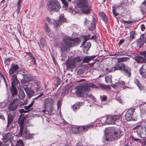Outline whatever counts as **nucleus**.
I'll use <instances>...</instances> for the list:
<instances>
[{
    "label": "nucleus",
    "mask_w": 146,
    "mask_h": 146,
    "mask_svg": "<svg viewBox=\"0 0 146 146\" xmlns=\"http://www.w3.org/2000/svg\"><path fill=\"white\" fill-rule=\"evenodd\" d=\"M63 42L66 45L62 46L61 49L63 51H65L67 49V46L70 47H73L78 45L80 41L79 38H72L69 36H65L63 38Z\"/></svg>",
    "instance_id": "f257e3e1"
},
{
    "label": "nucleus",
    "mask_w": 146,
    "mask_h": 146,
    "mask_svg": "<svg viewBox=\"0 0 146 146\" xmlns=\"http://www.w3.org/2000/svg\"><path fill=\"white\" fill-rule=\"evenodd\" d=\"M26 110L23 109H22L19 110V112L21 114L19 115V118L18 119V123L19 125L20 126V133L19 136L21 135L23 130L26 131V127H27L29 126V119L25 117H23L21 119L23 113H27Z\"/></svg>",
    "instance_id": "f03ea898"
},
{
    "label": "nucleus",
    "mask_w": 146,
    "mask_h": 146,
    "mask_svg": "<svg viewBox=\"0 0 146 146\" xmlns=\"http://www.w3.org/2000/svg\"><path fill=\"white\" fill-rule=\"evenodd\" d=\"M108 130L109 132L107 135L108 138L106 139L107 141L117 140L123 135V131L119 128L111 127Z\"/></svg>",
    "instance_id": "7ed1b4c3"
},
{
    "label": "nucleus",
    "mask_w": 146,
    "mask_h": 146,
    "mask_svg": "<svg viewBox=\"0 0 146 146\" xmlns=\"http://www.w3.org/2000/svg\"><path fill=\"white\" fill-rule=\"evenodd\" d=\"M94 84L87 83L77 87L76 93V94L80 97H82L84 94H86V92L90 91V88H94Z\"/></svg>",
    "instance_id": "20e7f679"
},
{
    "label": "nucleus",
    "mask_w": 146,
    "mask_h": 146,
    "mask_svg": "<svg viewBox=\"0 0 146 146\" xmlns=\"http://www.w3.org/2000/svg\"><path fill=\"white\" fill-rule=\"evenodd\" d=\"M48 7L52 11H58L60 8V5L57 0H51L48 4Z\"/></svg>",
    "instance_id": "39448f33"
},
{
    "label": "nucleus",
    "mask_w": 146,
    "mask_h": 146,
    "mask_svg": "<svg viewBox=\"0 0 146 146\" xmlns=\"http://www.w3.org/2000/svg\"><path fill=\"white\" fill-rule=\"evenodd\" d=\"M78 7L81 9V11L83 13L88 14L89 13L91 8L88 6L86 1L85 0H81L78 3Z\"/></svg>",
    "instance_id": "423d86ee"
},
{
    "label": "nucleus",
    "mask_w": 146,
    "mask_h": 146,
    "mask_svg": "<svg viewBox=\"0 0 146 146\" xmlns=\"http://www.w3.org/2000/svg\"><path fill=\"white\" fill-rule=\"evenodd\" d=\"M137 132L139 136L141 138H144L146 137V125H143L136 126Z\"/></svg>",
    "instance_id": "0eeeda50"
},
{
    "label": "nucleus",
    "mask_w": 146,
    "mask_h": 146,
    "mask_svg": "<svg viewBox=\"0 0 146 146\" xmlns=\"http://www.w3.org/2000/svg\"><path fill=\"white\" fill-rule=\"evenodd\" d=\"M123 3L121 4L120 5H114V7H113V15L116 17L119 14V13H123Z\"/></svg>",
    "instance_id": "6e6552de"
},
{
    "label": "nucleus",
    "mask_w": 146,
    "mask_h": 146,
    "mask_svg": "<svg viewBox=\"0 0 146 146\" xmlns=\"http://www.w3.org/2000/svg\"><path fill=\"white\" fill-rule=\"evenodd\" d=\"M19 104V100L16 98L14 99L9 105L8 107L9 111L15 110L16 109Z\"/></svg>",
    "instance_id": "1a4fd4ad"
},
{
    "label": "nucleus",
    "mask_w": 146,
    "mask_h": 146,
    "mask_svg": "<svg viewBox=\"0 0 146 146\" xmlns=\"http://www.w3.org/2000/svg\"><path fill=\"white\" fill-rule=\"evenodd\" d=\"M142 56H136L135 58V60L138 63L145 62L146 63V51L142 52H140Z\"/></svg>",
    "instance_id": "9d476101"
},
{
    "label": "nucleus",
    "mask_w": 146,
    "mask_h": 146,
    "mask_svg": "<svg viewBox=\"0 0 146 146\" xmlns=\"http://www.w3.org/2000/svg\"><path fill=\"white\" fill-rule=\"evenodd\" d=\"M19 68L18 65L12 64L11 65V68L9 70L10 75H16L18 73L17 71L19 70Z\"/></svg>",
    "instance_id": "9b49d317"
},
{
    "label": "nucleus",
    "mask_w": 146,
    "mask_h": 146,
    "mask_svg": "<svg viewBox=\"0 0 146 146\" xmlns=\"http://www.w3.org/2000/svg\"><path fill=\"white\" fill-rule=\"evenodd\" d=\"M125 67V64L123 63H121L116 64L109 70L110 72L114 71L115 70H122L123 68Z\"/></svg>",
    "instance_id": "f8f14e48"
},
{
    "label": "nucleus",
    "mask_w": 146,
    "mask_h": 146,
    "mask_svg": "<svg viewBox=\"0 0 146 146\" xmlns=\"http://www.w3.org/2000/svg\"><path fill=\"white\" fill-rule=\"evenodd\" d=\"M23 88L29 98H31L35 95V92L31 88L27 86H24Z\"/></svg>",
    "instance_id": "ddd939ff"
},
{
    "label": "nucleus",
    "mask_w": 146,
    "mask_h": 146,
    "mask_svg": "<svg viewBox=\"0 0 146 146\" xmlns=\"http://www.w3.org/2000/svg\"><path fill=\"white\" fill-rule=\"evenodd\" d=\"M45 108L53 106L54 100L52 98H48L45 99L44 100Z\"/></svg>",
    "instance_id": "4468645a"
},
{
    "label": "nucleus",
    "mask_w": 146,
    "mask_h": 146,
    "mask_svg": "<svg viewBox=\"0 0 146 146\" xmlns=\"http://www.w3.org/2000/svg\"><path fill=\"white\" fill-rule=\"evenodd\" d=\"M32 87L33 88V90L35 92H37L39 90L41 87V83L37 80L35 81L33 83Z\"/></svg>",
    "instance_id": "2eb2a0df"
},
{
    "label": "nucleus",
    "mask_w": 146,
    "mask_h": 146,
    "mask_svg": "<svg viewBox=\"0 0 146 146\" xmlns=\"http://www.w3.org/2000/svg\"><path fill=\"white\" fill-rule=\"evenodd\" d=\"M26 129H27V127H26ZM27 130H26V131L25 130H23L22 134H21V135L20 137H21L23 133L24 134L25 133V138L26 139H31L33 137V135H34V134H31L30 133H27ZM20 133H20L17 135V136L20 137L19 135ZM16 136H17V135H16Z\"/></svg>",
    "instance_id": "dca6fc26"
},
{
    "label": "nucleus",
    "mask_w": 146,
    "mask_h": 146,
    "mask_svg": "<svg viewBox=\"0 0 146 146\" xmlns=\"http://www.w3.org/2000/svg\"><path fill=\"white\" fill-rule=\"evenodd\" d=\"M122 71L124 72L126 76L129 77L131 76V69L128 66H126L125 65V67L123 68Z\"/></svg>",
    "instance_id": "f3484780"
},
{
    "label": "nucleus",
    "mask_w": 146,
    "mask_h": 146,
    "mask_svg": "<svg viewBox=\"0 0 146 146\" xmlns=\"http://www.w3.org/2000/svg\"><path fill=\"white\" fill-rule=\"evenodd\" d=\"M82 46H83V51L84 53H86L87 51L89 50L91 46V43L90 42H87L86 43H84V44Z\"/></svg>",
    "instance_id": "a211bd4d"
},
{
    "label": "nucleus",
    "mask_w": 146,
    "mask_h": 146,
    "mask_svg": "<svg viewBox=\"0 0 146 146\" xmlns=\"http://www.w3.org/2000/svg\"><path fill=\"white\" fill-rule=\"evenodd\" d=\"M144 38V36L143 35H141L139 39H138L137 41V45L139 47L141 48L143 46L144 44V40L143 39Z\"/></svg>",
    "instance_id": "6ab92c4d"
},
{
    "label": "nucleus",
    "mask_w": 146,
    "mask_h": 146,
    "mask_svg": "<svg viewBox=\"0 0 146 146\" xmlns=\"http://www.w3.org/2000/svg\"><path fill=\"white\" fill-rule=\"evenodd\" d=\"M12 80V86H15L17 85L19 81L16 75H10Z\"/></svg>",
    "instance_id": "aec40b11"
},
{
    "label": "nucleus",
    "mask_w": 146,
    "mask_h": 146,
    "mask_svg": "<svg viewBox=\"0 0 146 146\" xmlns=\"http://www.w3.org/2000/svg\"><path fill=\"white\" fill-rule=\"evenodd\" d=\"M94 125L92 124H88L83 126H80V131L81 132L84 131H87L89 129L92 128Z\"/></svg>",
    "instance_id": "412c9836"
},
{
    "label": "nucleus",
    "mask_w": 146,
    "mask_h": 146,
    "mask_svg": "<svg viewBox=\"0 0 146 146\" xmlns=\"http://www.w3.org/2000/svg\"><path fill=\"white\" fill-rule=\"evenodd\" d=\"M13 135L12 133L9 132L4 134L3 136V139L7 140L10 141L13 137Z\"/></svg>",
    "instance_id": "4be33fe9"
},
{
    "label": "nucleus",
    "mask_w": 146,
    "mask_h": 146,
    "mask_svg": "<svg viewBox=\"0 0 146 146\" xmlns=\"http://www.w3.org/2000/svg\"><path fill=\"white\" fill-rule=\"evenodd\" d=\"M95 56H86L84 57V59L82 62L83 63H88L93 58H95Z\"/></svg>",
    "instance_id": "5701e85b"
},
{
    "label": "nucleus",
    "mask_w": 146,
    "mask_h": 146,
    "mask_svg": "<svg viewBox=\"0 0 146 146\" xmlns=\"http://www.w3.org/2000/svg\"><path fill=\"white\" fill-rule=\"evenodd\" d=\"M96 23V20L94 19H93L92 23H91V25L89 27V29L91 31L94 30L95 29Z\"/></svg>",
    "instance_id": "b1692460"
},
{
    "label": "nucleus",
    "mask_w": 146,
    "mask_h": 146,
    "mask_svg": "<svg viewBox=\"0 0 146 146\" xmlns=\"http://www.w3.org/2000/svg\"><path fill=\"white\" fill-rule=\"evenodd\" d=\"M139 72L143 78H146V68H144V66H142L140 69Z\"/></svg>",
    "instance_id": "393cba45"
},
{
    "label": "nucleus",
    "mask_w": 146,
    "mask_h": 146,
    "mask_svg": "<svg viewBox=\"0 0 146 146\" xmlns=\"http://www.w3.org/2000/svg\"><path fill=\"white\" fill-rule=\"evenodd\" d=\"M13 116L11 114H9L8 115L7 126H9L13 121Z\"/></svg>",
    "instance_id": "a878e982"
},
{
    "label": "nucleus",
    "mask_w": 146,
    "mask_h": 146,
    "mask_svg": "<svg viewBox=\"0 0 146 146\" xmlns=\"http://www.w3.org/2000/svg\"><path fill=\"white\" fill-rule=\"evenodd\" d=\"M106 121L108 124H114V120H113L112 116L108 117L106 119Z\"/></svg>",
    "instance_id": "bb28decb"
},
{
    "label": "nucleus",
    "mask_w": 146,
    "mask_h": 146,
    "mask_svg": "<svg viewBox=\"0 0 146 146\" xmlns=\"http://www.w3.org/2000/svg\"><path fill=\"white\" fill-rule=\"evenodd\" d=\"M67 66L70 68H74L75 67L76 63L72 59V61H69L67 63Z\"/></svg>",
    "instance_id": "cd10ccee"
},
{
    "label": "nucleus",
    "mask_w": 146,
    "mask_h": 146,
    "mask_svg": "<svg viewBox=\"0 0 146 146\" xmlns=\"http://www.w3.org/2000/svg\"><path fill=\"white\" fill-rule=\"evenodd\" d=\"M11 92L13 97H15V95L17 93V90L15 86H11Z\"/></svg>",
    "instance_id": "c85d7f7f"
},
{
    "label": "nucleus",
    "mask_w": 146,
    "mask_h": 146,
    "mask_svg": "<svg viewBox=\"0 0 146 146\" xmlns=\"http://www.w3.org/2000/svg\"><path fill=\"white\" fill-rule=\"evenodd\" d=\"M100 16L101 17L104 22L107 21L108 19L106 15L103 12H100L99 13Z\"/></svg>",
    "instance_id": "c756f323"
},
{
    "label": "nucleus",
    "mask_w": 146,
    "mask_h": 146,
    "mask_svg": "<svg viewBox=\"0 0 146 146\" xmlns=\"http://www.w3.org/2000/svg\"><path fill=\"white\" fill-rule=\"evenodd\" d=\"M129 59V58L127 57H122L117 59V61L118 63L121 62H125Z\"/></svg>",
    "instance_id": "7c9ffc66"
},
{
    "label": "nucleus",
    "mask_w": 146,
    "mask_h": 146,
    "mask_svg": "<svg viewBox=\"0 0 146 146\" xmlns=\"http://www.w3.org/2000/svg\"><path fill=\"white\" fill-rule=\"evenodd\" d=\"M82 104L81 102H78L74 104L72 107V109L74 111H76L77 109L79 108L80 106Z\"/></svg>",
    "instance_id": "2f4dec72"
},
{
    "label": "nucleus",
    "mask_w": 146,
    "mask_h": 146,
    "mask_svg": "<svg viewBox=\"0 0 146 146\" xmlns=\"http://www.w3.org/2000/svg\"><path fill=\"white\" fill-rule=\"evenodd\" d=\"M34 104V101H32L31 103V104L28 106H25V109L27 110L26 111H27V112H29L30 111V110L32 109V107Z\"/></svg>",
    "instance_id": "473e14b6"
},
{
    "label": "nucleus",
    "mask_w": 146,
    "mask_h": 146,
    "mask_svg": "<svg viewBox=\"0 0 146 146\" xmlns=\"http://www.w3.org/2000/svg\"><path fill=\"white\" fill-rule=\"evenodd\" d=\"M80 126H78L76 127H74L72 128V132L75 133H78L81 132L80 131Z\"/></svg>",
    "instance_id": "72a5a7b5"
},
{
    "label": "nucleus",
    "mask_w": 146,
    "mask_h": 146,
    "mask_svg": "<svg viewBox=\"0 0 146 146\" xmlns=\"http://www.w3.org/2000/svg\"><path fill=\"white\" fill-rule=\"evenodd\" d=\"M53 106L45 108V109H46L47 112L45 113L46 114L51 115L52 114Z\"/></svg>",
    "instance_id": "f704fd0d"
},
{
    "label": "nucleus",
    "mask_w": 146,
    "mask_h": 146,
    "mask_svg": "<svg viewBox=\"0 0 146 146\" xmlns=\"http://www.w3.org/2000/svg\"><path fill=\"white\" fill-rule=\"evenodd\" d=\"M112 76L110 75L106 76L105 79L106 82L107 83H112Z\"/></svg>",
    "instance_id": "c9c22d12"
},
{
    "label": "nucleus",
    "mask_w": 146,
    "mask_h": 146,
    "mask_svg": "<svg viewBox=\"0 0 146 146\" xmlns=\"http://www.w3.org/2000/svg\"><path fill=\"white\" fill-rule=\"evenodd\" d=\"M22 0H19L17 3V13L19 14L20 12V7L22 3Z\"/></svg>",
    "instance_id": "e433bc0d"
},
{
    "label": "nucleus",
    "mask_w": 146,
    "mask_h": 146,
    "mask_svg": "<svg viewBox=\"0 0 146 146\" xmlns=\"http://www.w3.org/2000/svg\"><path fill=\"white\" fill-rule=\"evenodd\" d=\"M44 28L46 34L48 35H50L51 33V31L50 29L48 28V25L46 24H45Z\"/></svg>",
    "instance_id": "4c0bfd02"
},
{
    "label": "nucleus",
    "mask_w": 146,
    "mask_h": 146,
    "mask_svg": "<svg viewBox=\"0 0 146 146\" xmlns=\"http://www.w3.org/2000/svg\"><path fill=\"white\" fill-rule=\"evenodd\" d=\"M73 59L75 63H76V62L78 63L80 62L82 60V57L78 56L74 58Z\"/></svg>",
    "instance_id": "58836bf2"
},
{
    "label": "nucleus",
    "mask_w": 146,
    "mask_h": 146,
    "mask_svg": "<svg viewBox=\"0 0 146 146\" xmlns=\"http://www.w3.org/2000/svg\"><path fill=\"white\" fill-rule=\"evenodd\" d=\"M125 118L127 121H129L133 120L132 115L127 113L125 115Z\"/></svg>",
    "instance_id": "ea45409f"
},
{
    "label": "nucleus",
    "mask_w": 146,
    "mask_h": 146,
    "mask_svg": "<svg viewBox=\"0 0 146 146\" xmlns=\"http://www.w3.org/2000/svg\"><path fill=\"white\" fill-rule=\"evenodd\" d=\"M23 141L21 139L17 141L15 146H24Z\"/></svg>",
    "instance_id": "a19ab883"
},
{
    "label": "nucleus",
    "mask_w": 146,
    "mask_h": 146,
    "mask_svg": "<svg viewBox=\"0 0 146 146\" xmlns=\"http://www.w3.org/2000/svg\"><path fill=\"white\" fill-rule=\"evenodd\" d=\"M84 38V41L82 43V45L84 44V43H86V41L89 39H90V35H88L86 36H83Z\"/></svg>",
    "instance_id": "79ce46f5"
},
{
    "label": "nucleus",
    "mask_w": 146,
    "mask_h": 146,
    "mask_svg": "<svg viewBox=\"0 0 146 146\" xmlns=\"http://www.w3.org/2000/svg\"><path fill=\"white\" fill-rule=\"evenodd\" d=\"M135 109L131 108L129 109L126 112V113L132 115H133L134 112L135 111Z\"/></svg>",
    "instance_id": "37998d69"
},
{
    "label": "nucleus",
    "mask_w": 146,
    "mask_h": 146,
    "mask_svg": "<svg viewBox=\"0 0 146 146\" xmlns=\"http://www.w3.org/2000/svg\"><path fill=\"white\" fill-rule=\"evenodd\" d=\"M134 83L139 87V89L141 90V89L140 88V85H141V84L139 81L137 79L135 78L134 80Z\"/></svg>",
    "instance_id": "c03bdc74"
},
{
    "label": "nucleus",
    "mask_w": 146,
    "mask_h": 146,
    "mask_svg": "<svg viewBox=\"0 0 146 146\" xmlns=\"http://www.w3.org/2000/svg\"><path fill=\"white\" fill-rule=\"evenodd\" d=\"M145 6L146 7V0H145V1L143 2L141 5V11L142 12V13L143 14L144 13V12L143 11L144 9H143V6Z\"/></svg>",
    "instance_id": "a18cd8bd"
},
{
    "label": "nucleus",
    "mask_w": 146,
    "mask_h": 146,
    "mask_svg": "<svg viewBox=\"0 0 146 146\" xmlns=\"http://www.w3.org/2000/svg\"><path fill=\"white\" fill-rule=\"evenodd\" d=\"M86 97H88L92 99L94 102H95L96 98L92 94H86Z\"/></svg>",
    "instance_id": "49530a36"
},
{
    "label": "nucleus",
    "mask_w": 146,
    "mask_h": 146,
    "mask_svg": "<svg viewBox=\"0 0 146 146\" xmlns=\"http://www.w3.org/2000/svg\"><path fill=\"white\" fill-rule=\"evenodd\" d=\"M113 119L114 120V123H115V121L118 119L120 117V115H116L112 116Z\"/></svg>",
    "instance_id": "de8ad7c7"
},
{
    "label": "nucleus",
    "mask_w": 146,
    "mask_h": 146,
    "mask_svg": "<svg viewBox=\"0 0 146 146\" xmlns=\"http://www.w3.org/2000/svg\"><path fill=\"white\" fill-rule=\"evenodd\" d=\"M62 23L61 22H60V21L58 20V21H55L53 23V24L56 27L58 26L59 25H61Z\"/></svg>",
    "instance_id": "09e8293b"
},
{
    "label": "nucleus",
    "mask_w": 146,
    "mask_h": 146,
    "mask_svg": "<svg viewBox=\"0 0 146 146\" xmlns=\"http://www.w3.org/2000/svg\"><path fill=\"white\" fill-rule=\"evenodd\" d=\"M84 72V70L83 69H80L78 71L77 74L78 75H82Z\"/></svg>",
    "instance_id": "8fccbe9b"
},
{
    "label": "nucleus",
    "mask_w": 146,
    "mask_h": 146,
    "mask_svg": "<svg viewBox=\"0 0 146 146\" xmlns=\"http://www.w3.org/2000/svg\"><path fill=\"white\" fill-rule=\"evenodd\" d=\"M100 99L102 101H105L106 100V96L105 95L100 96Z\"/></svg>",
    "instance_id": "3c124183"
},
{
    "label": "nucleus",
    "mask_w": 146,
    "mask_h": 146,
    "mask_svg": "<svg viewBox=\"0 0 146 146\" xmlns=\"http://www.w3.org/2000/svg\"><path fill=\"white\" fill-rule=\"evenodd\" d=\"M134 32H132L130 35V39L131 40L134 39L135 38Z\"/></svg>",
    "instance_id": "603ef678"
},
{
    "label": "nucleus",
    "mask_w": 146,
    "mask_h": 146,
    "mask_svg": "<svg viewBox=\"0 0 146 146\" xmlns=\"http://www.w3.org/2000/svg\"><path fill=\"white\" fill-rule=\"evenodd\" d=\"M70 11L71 13H72L73 15H75L76 14H77L78 13V12L76 11L75 10H74L72 8H70Z\"/></svg>",
    "instance_id": "864d4df0"
},
{
    "label": "nucleus",
    "mask_w": 146,
    "mask_h": 146,
    "mask_svg": "<svg viewBox=\"0 0 146 146\" xmlns=\"http://www.w3.org/2000/svg\"><path fill=\"white\" fill-rule=\"evenodd\" d=\"M44 40L42 39L40 40V45L42 46L43 48H44L45 46V43Z\"/></svg>",
    "instance_id": "5fc2aeb1"
},
{
    "label": "nucleus",
    "mask_w": 146,
    "mask_h": 146,
    "mask_svg": "<svg viewBox=\"0 0 146 146\" xmlns=\"http://www.w3.org/2000/svg\"><path fill=\"white\" fill-rule=\"evenodd\" d=\"M59 20L60 22H61L62 23V22H64L65 21V19L64 18V17H63L62 16L61 17H60Z\"/></svg>",
    "instance_id": "6e6d98bb"
},
{
    "label": "nucleus",
    "mask_w": 146,
    "mask_h": 146,
    "mask_svg": "<svg viewBox=\"0 0 146 146\" xmlns=\"http://www.w3.org/2000/svg\"><path fill=\"white\" fill-rule=\"evenodd\" d=\"M62 3L66 6H68V4L65 0H61Z\"/></svg>",
    "instance_id": "4d7b16f0"
},
{
    "label": "nucleus",
    "mask_w": 146,
    "mask_h": 146,
    "mask_svg": "<svg viewBox=\"0 0 146 146\" xmlns=\"http://www.w3.org/2000/svg\"><path fill=\"white\" fill-rule=\"evenodd\" d=\"M27 102L26 101H23V102L21 101L20 102V106H23V105L27 104Z\"/></svg>",
    "instance_id": "13d9d810"
},
{
    "label": "nucleus",
    "mask_w": 146,
    "mask_h": 146,
    "mask_svg": "<svg viewBox=\"0 0 146 146\" xmlns=\"http://www.w3.org/2000/svg\"><path fill=\"white\" fill-rule=\"evenodd\" d=\"M27 54L29 56L30 59H32L34 57L31 54V53L30 52H27Z\"/></svg>",
    "instance_id": "bf43d9fd"
},
{
    "label": "nucleus",
    "mask_w": 146,
    "mask_h": 146,
    "mask_svg": "<svg viewBox=\"0 0 146 146\" xmlns=\"http://www.w3.org/2000/svg\"><path fill=\"white\" fill-rule=\"evenodd\" d=\"M140 27L142 31H144L145 29V26L143 24L141 25L140 26Z\"/></svg>",
    "instance_id": "052dcab7"
},
{
    "label": "nucleus",
    "mask_w": 146,
    "mask_h": 146,
    "mask_svg": "<svg viewBox=\"0 0 146 146\" xmlns=\"http://www.w3.org/2000/svg\"><path fill=\"white\" fill-rule=\"evenodd\" d=\"M46 19L48 22V23L50 24H51L52 23V21L50 19L49 17H47L46 18Z\"/></svg>",
    "instance_id": "680f3d73"
},
{
    "label": "nucleus",
    "mask_w": 146,
    "mask_h": 146,
    "mask_svg": "<svg viewBox=\"0 0 146 146\" xmlns=\"http://www.w3.org/2000/svg\"><path fill=\"white\" fill-rule=\"evenodd\" d=\"M125 41V40L124 39H121L120 40L118 43V44L120 45L121 44H122Z\"/></svg>",
    "instance_id": "e2e57ef3"
},
{
    "label": "nucleus",
    "mask_w": 146,
    "mask_h": 146,
    "mask_svg": "<svg viewBox=\"0 0 146 146\" xmlns=\"http://www.w3.org/2000/svg\"><path fill=\"white\" fill-rule=\"evenodd\" d=\"M30 59L32 60V62H33L35 64V65L36 64V60L35 58L34 57V58H32V59Z\"/></svg>",
    "instance_id": "0e129e2a"
},
{
    "label": "nucleus",
    "mask_w": 146,
    "mask_h": 146,
    "mask_svg": "<svg viewBox=\"0 0 146 146\" xmlns=\"http://www.w3.org/2000/svg\"><path fill=\"white\" fill-rule=\"evenodd\" d=\"M98 39V36L96 35H94L90 39L96 40Z\"/></svg>",
    "instance_id": "69168bd1"
},
{
    "label": "nucleus",
    "mask_w": 146,
    "mask_h": 146,
    "mask_svg": "<svg viewBox=\"0 0 146 146\" xmlns=\"http://www.w3.org/2000/svg\"><path fill=\"white\" fill-rule=\"evenodd\" d=\"M89 21L87 19V18H85L84 23V25H88L87 23H88Z\"/></svg>",
    "instance_id": "338daca9"
},
{
    "label": "nucleus",
    "mask_w": 146,
    "mask_h": 146,
    "mask_svg": "<svg viewBox=\"0 0 146 146\" xmlns=\"http://www.w3.org/2000/svg\"><path fill=\"white\" fill-rule=\"evenodd\" d=\"M0 119H2L3 120H5V118L3 115L1 113H0Z\"/></svg>",
    "instance_id": "774afa93"
}]
</instances>
